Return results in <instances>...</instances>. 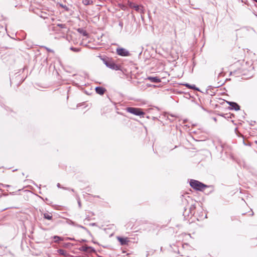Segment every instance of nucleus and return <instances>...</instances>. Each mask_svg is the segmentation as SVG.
I'll list each match as a JSON object with an SVG mask.
<instances>
[{"mask_svg": "<svg viewBox=\"0 0 257 257\" xmlns=\"http://www.w3.org/2000/svg\"><path fill=\"white\" fill-rule=\"evenodd\" d=\"M190 185L192 188L197 190H203L207 187V186L198 181L191 180Z\"/></svg>", "mask_w": 257, "mask_h": 257, "instance_id": "1", "label": "nucleus"}, {"mask_svg": "<svg viewBox=\"0 0 257 257\" xmlns=\"http://www.w3.org/2000/svg\"><path fill=\"white\" fill-rule=\"evenodd\" d=\"M101 59L107 67L113 70H118L119 69L118 66L111 60L109 59H106L102 58H101Z\"/></svg>", "mask_w": 257, "mask_h": 257, "instance_id": "2", "label": "nucleus"}, {"mask_svg": "<svg viewBox=\"0 0 257 257\" xmlns=\"http://www.w3.org/2000/svg\"><path fill=\"white\" fill-rule=\"evenodd\" d=\"M126 110L127 112L136 115L141 116L145 114V112L142 111V109L139 108L127 107Z\"/></svg>", "mask_w": 257, "mask_h": 257, "instance_id": "3", "label": "nucleus"}, {"mask_svg": "<svg viewBox=\"0 0 257 257\" xmlns=\"http://www.w3.org/2000/svg\"><path fill=\"white\" fill-rule=\"evenodd\" d=\"M117 54L121 56H128L130 55L129 52L124 48H117L116 49Z\"/></svg>", "mask_w": 257, "mask_h": 257, "instance_id": "4", "label": "nucleus"}, {"mask_svg": "<svg viewBox=\"0 0 257 257\" xmlns=\"http://www.w3.org/2000/svg\"><path fill=\"white\" fill-rule=\"evenodd\" d=\"M116 238L122 245H127L130 242V240L128 237H122L117 236Z\"/></svg>", "mask_w": 257, "mask_h": 257, "instance_id": "5", "label": "nucleus"}, {"mask_svg": "<svg viewBox=\"0 0 257 257\" xmlns=\"http://www.w3.org/2000/svg\"><path fill=\"white\" fill-rule=\"evenodd\" d=\"M231 109H234L235 110H238L240 109V106L236 103L234 102H227Z\"/></svg>", "mask_w": 257, "mask_h": 257, "instance_id": "6", "label": "nucleus"}, {"mask_svg": "<svg viewBox=\"0 0 257 257\" xmlns=\"http://www.w3.org/2000/svg\"><path fill=\"white\" fill-rule=\"evenodd\" d=\"M95 91L97 94L103 95L105 93L106 89L102 87H96L95 88Z\"/></svg>", "mask_w": 257, "mask_h": 257, "instance_id": "7", "label": "nucleus"}, {"mask_svg": "<svg viewBox=\"0 0 257 257\" xmlns=\"http://www.w3.org/2000/svg\"><path fill=\"white\" fill-rule=\"evenodd\" d=\"M146 79L154 83H159L161 82V79L157 77H148Z\"/></svg>", "mask_w": 257, "mask_h": 257, "instance_id": "8", "label": "nucleus"}, {"mask_svg": "<svg viewBox=\"0 0 257 257\" xmlns=\"http://www.w3.org/2000/svg\"><path fill=\"white\" fill-rule=\"evenodd\" d=\"M44 218L48 220H51L52 219V214L51 213H45L43 214Z\"/></svg>", "mask_w": 257, "mask_h": 257, "instance_id": "9", "label": "nucleus"}, {"mask_svg": "<svg viewBox=\"0 0 257 257\" xmlns=\"http://www.w3.org/2000/svg\"><path fill=\"white\" fill-rule=\"evenodd\" d=\"M82 3L84 5H89L92 4L93 2L91 0H83Z\"/></svg>", "mask_w": 257, "mask_h": 257, "instance_id": "10", "label": "nucleus"}, {"mask_svg": "<svg viewBox=\"0 0 257 257\" xmlns=\"http://www.w3.org/2000/svg\"><path fill=\"white\" fill-rule=\"evenodd\" d=\"M58 252L60 254L63 255L64 256H66L67 254V252L65 250H63V249H58Z\"/></svg>", "mask_w": 257, "mask_h": 257, "instance_id": "11", "label": "nucleus"}, {"mask_svg": "<svg viewBox=\"0 0 257 257\" xmlns=\"http://www.w3.org/2000/svg\"><path fill=\"white\" fill-rule=\"evenodd\" d=\"M54 239V242H59L60 240H62V239L58 236H54L53 237Z\"/></svg>", "mask_w": 257, "mask_h": 257, "instance_id": "12", "label": "nucleus"}, {"mask_svg": "<svg viewBox=\"0 0 257 257\" xmlns=\"http://www.w3.org/2000/svg\"><path fill=\"white\" fill-rule=\"evenodd\" d=\"M184 85L188 88H190V89H196L195 85H191L189 84H184Z\"/></svg>", "mask_w": 257, "mask_h": 257, "instance_id": "13", "label": "nucleus"}, {"mask_svg": "<svg viewBox=\"0 0 257 257\" xmlns=\"http://www.w3.org/2000/svg\"><path fill=\"white\" fill-rule=\"evenodd\" d=\"M70 50L75 52H78L80 51V49L78 48L71 47Z\"/></svg>", "mask_w": 257, "mask_h": 257, "instance_id": "14", "label": "nucleus"}, {"mask_svg": "<svg viewBox=\"0 0 257 257\" xmlns=\"http://www.w3.org/2000/svg\"><path fill=\"white\" fill-rule=\"evenodd\" d=\"M195 208V205H192L190 207V209L191 210V211H192V210H194Z\"/></svg>", "mask_w": 257, "mask_h": 257, "instance_id": "15", "label": "nucleus"}, {"mask_svg": "<svg viewBox=\"0 0 257 257\" xmlns=\"http://www.w3.org/2000/svg\"><path fill=\"white\" fill-rule=\"evenodd\" d=\"M58 26H59L62 28H65V25H63V24H58Z\"/></svg>", "mask_w": 257, "mask_h": 257, "instance_id": "16", "label": "nucleus"}, {"mask_svg": "<svg viewBox=\"0 0 257 257\" xmlns=\"http://www.w3.org/2000/svg\"><path fill=\"white\" fill-rule=\"evenodd\" d=\"M83 35H87V34H86V33L85 32H84V33H83Z\"/></svg>", "mask_w": 257, "mask_h": 257, "instance_id": "17", "label": "nucleus"}, {"mask_svg": "<svg viewBox=\"0 0 257 257\" xmlns=\"http://www.w3.org/2000/svg\"><path fill=\"white\" fill-rule=\"evenodd\" d=\"M255 1L257 2V0H255Z\"/></svg>", "mask_w": 257, "mask_h": 257, "instance_id": "18", "label": "nucleus"}]
</instances>
